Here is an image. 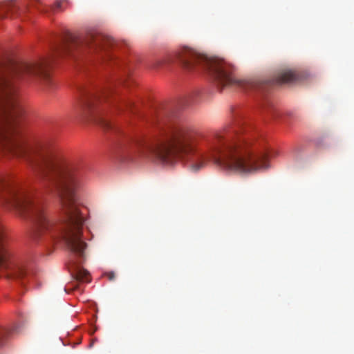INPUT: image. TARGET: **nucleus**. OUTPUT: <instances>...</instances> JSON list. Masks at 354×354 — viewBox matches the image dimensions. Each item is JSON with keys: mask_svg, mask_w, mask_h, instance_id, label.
Segmentation results:
<instances>
[{"mask_svg": "<svg viewBox=\"0 0 354 354\" xmlns=\"http://www.w3.org/2000/svg\"><path fill=\"white\" fill-rule=\"evenodd\" d=\"M154 131L129 141L125 150L150 154L162 164L176 160L187 162L196 171L209 160L239 174H250L268 167L264 143L241 138L235 128L205 136L190 125L174 120L162 110L153 119Z\"/></svg>", "mask_w": 354, "mask_h": 354, "instance_id": "2", "label": "nucleus"}, {"mask_svg": "<svg viewBox=\"0 0 354 354\" xmlns=\"http://www.w3.org/2000/svg\"><path fill=\"white\" fill-rule=\"evenodd\" d=\"M111 277H112V279H113V272H112Z\"/></svg>", "mask_w": 354, "mask_h": 354, "instance_id": "15", "label": "nucleus"}, {"mask_svg": "<svg viewBox=\"0 0 354 354\" xmlns=\"http://www.w3.org/2000/svg\"><path fill=\"white\" fill-rule=\"evenodd\" d=\"M297 75L292 71H285L277 77V82L279 84L292 82L296 80Z\"/></svg>", "mask_w": 354, "mask_h": 354, "instance_id": "7", "label": "nucleus"}, {"mask_svg": "<svg viewBox=\"0 0 354 354\" xmlns=\"http://www.w3.org/2000/svg\"><path fill=\"white\" fill-rule=\"evenodd\" d=\"M38 9H39L41 12H48V8H38Z\"/></svg>", "mask_w": 354, "mask_h": 354, "instance_id": "12", "label": "nucleus"}, {"mask_svg": "<svg viewBox=\"0 0 354 354\" xmlns=\"http://www.w3.org/2000/svg\"><path fill=\"white\" fill-rule=\"evenodd\" d=\"M51 58L35 62H12L0 71V141L15 156L25 158L40 184L56 193L59 199V219H49L43 203L25 187L0 183L3 201L32 223L35 241L52 245L64 241L77 259L73 263L77 281L88 283L89 272L81 266L86 257V243L82 236L84 223L77 204L76 193L83 186L86 169L80 161L68 160L55 148L44 146L33 150L19 135L17 127L24 113L16 99L17 83L20 80L38 78L48 84Z\"/></svg>", "mask_w": 354, "mask_h": 354, "instance_id": "1", "label": "nucleus"}, {"mask_svg": "<svg viewBox=\"0 0 354 354\" xmlns=\"http://www.w3.org/2000/svg\"><path fill=\"white\" fill-rule=\"evenodd\" d=\"M109 38L101 33H91L86 36L75 37L69 35L65 41L55 49L57 56L72 55L77 51L89 48L93 50H102L105 54L109 53Z\"/></svg>", "mask_w": 354, "mask_h": 354, "instance_id": "5", "label": "nucleus"}, {"mask_svg": "<svg viewBox=\"0 0 354 354\" xmlns=\"http://www.w3.org/2000/svg\"><path fill=\"white\" fill-rule=\"evenodd\" d=\"M32 1H35L39 3H41V0H32Z\"/></svg>", "mask_w": 354, "mask_h": 354, "instance_id": "14", "label": "nucleus"}, {"mask_svg": "<svg viewBox=\"0 0 354 354\" xmlns=\"http://www.w3.org/2000/svg\"><path fill=\"white\" fill-rule=\"evenodd\" d=\"M162 64V61L161 60H158L154 64H153V67L154 68H158V67H160L161 66Z\"/></svg>", "mask_w": 354, "mask_h": 354, "instance_id": "11", "label": "nucleus"}, {"mask_svg": "<svg viewBox=\"0 0 354 354\" xmlns=\"http://www.w3.org/2000/svg\"><path fill=\"white\" fill-rule=\"evenodd\" d=\"M12 1H8L6 3H4L2 5H1V6H0V18H3L6 15L4 12L3 13L1 12V10H7L10 9V8L12 6Z\"/></svg>", "mask_w": 354, "mask_h": 354, "instance_id": "8", "label": "nucleus"}, {"mask_svg": "<svg viewBox=\"0 0 354 354\" xmlns=\"http://www.w3.org/2000/svg\"><path fill=\"white\" fill-rule=\"evenodd\" d=\"M0 272L5 273L8 279H24L28 277L29 271L21 265L16 264L10 259L4 243L1 226L0 225Z\"/></svg>", "mask_w": 354, "mask_h": 354, "instance_id": "6", "label": "nucleus"}, {"mask_svg": "<svg viewBox=\"0 0 354 354\" xmlns=\"http://www.w3.org/2000/svg\"><path fill=\"white\" fill-rule=\"evenodd\" d=\"M131 104H132V103L131 102H129L126 104V106L128 107H130V106H131Z\"/></svg>", "mask_w": 354, "mask_h": 354, "instance_id": "13", "label": "nucleus"}, {"mask_svg": "<svg viewBox=\"0 0 354 354\" xmlns=\"http://www.w3.org/2000/svg\"><path fill=\"white\" fill-rule=\"evenodd\" d=\"M64 3H65V1L64 0H57L55 2L54 6L50 8V9H52L53 10L61 9V8H62V4H64Z\"/></svg>", "mask_w": 354, "mask_h": 354, "instance_id": "9", "label": "nucleus"}, {"mask_svg": "<svg viewBox=\"0 0 354 354\" xmlns=\"http://www.w3.org/2000/svg\"><path fill=\"white\" fill-rule=\"evenodd\" d=\"M79 106L80 116L85 120L93 121L103 131L109 129L110 101L109 86H100L95 92L81 91Z\"/></svg>", "mask_w": 354, "mask_h": 354, "instance_id": "4", "label": "nucleus"}, {"mask_svg": "<svg viewBox=\"0 0 354 354\" xmlns=\"http://www.w3.org/2000/svg\"><path fill=\"white\" fill-rule=\"evenodd\" d=\"M178 62L187 69L200 66L206 70L218 86L239 84L233 75V67L223 59L208 57L190 48H184L178 53Z\"/></svg>", "mask_w": 354, "mask_h": 354, "instance_id": "3", "label": "nucleus"}, {"mask_svg": "<svg viewBox=\"0 0 354 354\" xmlns=\"http://www.w3.org/2000/svg\"><path fill=\"white\" fill-rule=\"evenodd\" d=\"M6 333L5 332H0V346L3 345V341L5 338Z\"/></svg>", "mask_w": 354, "mask_h": 354, "instance_id": "10", "label": "nucleus"}]
</instances>
